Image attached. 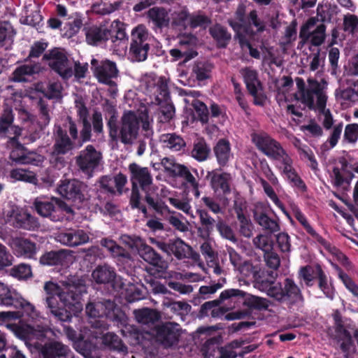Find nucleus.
Segmentation results:
<instances>
[{"label":"nucleus","instance_id":"f257e3e1","mask_svg":"<svg viewBox=\"0 0 358 358\" xmlns=\"http://www.w3.org/2000/svg\"><path fill=\"white\" fill-rule=\"evenodd\" d=\"M62 286L48 281L44 285L45 306L57 320L70 321L73 313L83 308L81 296L86 292V286L81 279L75 278L61 282Z\"/></svg>","mask_w":358,"mask_h":358},{"label":"nucleus","instance_id":"f03ea898","mask_svg":"<svg viewBox=\"0 0 358 358\" xmlns=\"http://www.w3.org/2000/svg\"><path fill=\"white\" fill-rule=\"evenodd\" d=\"M117 117L111 115L107 122L109 136L113 140H119L124 145H131L138 136L139 123H141L143 135L150 138L153 134L152 118L148 115L145 106L137 110L125 111L120 119L119 127L116 124Z\"/></svg>","mask_w":358,"mask_h":358},{"label":"nucleus","instance_id":"7ed1b4c3","mask_svg":"<svg viewBox=\"0 0 358 358\" xmlns=\"http://www.w3.org/2000/svg\"><path fill=\"white\" fill-rule=\"evenodd\" d=\"M131 173L130 180L132 186L139 187L145 192L147 203L157 213L164 214L169 210L164 202L157 197H154V193L158 189L157 186L152 185V177L147 167H142L136 163L129 166Z\"/></svg>","mask_w":358,"mask_h":358},{"label":"nucleus","instance_id":"20e7f679","mask_svg":"<svg viewBox=\"0 0 358 358\" xmlns=\"http://www.w3.org/2000/svg\"><path fill=\"white\" fill-rule=\"evenodd\" d=\"M234 298L241 299V302L249 309L256 310H268V307L272 303L262 297L248 294L238 289H228L222 291L218 299L206 301L202 304L201 312L204 314L207 313L208 310L214 306H218L221 302L226 301V299L233 300Z\"/></svg>","mask_w":358,"mask_h":358},{"label":"nucleus","instance_id":"39448f33","mask_svg":"<svg viewBox=\"0 0 358 358\" xmlns=\"http://www.w3.org/2000/svg\"><path fill=\"white\" fill-rule=\"evenodd\" d=\"M298 278L308 287H313L315 281L317 280V287L324 296L330 300L335 298L336 289L333 280L331 277L327 276L320 264H308L300 267Z\"/></svg>","mask_w":358,"mask_h":358},{"label":"nucleus","instance_id":"423d86ee","mask_svg":"<svg viewBox=\"0 0 358 358\" xmlns=\"http://www.w3.org/2000/svg\"><path fill=\"white\" fill-rule=\"evenodd\" d=\"M267 294L280 303L292 307L304 302V296L294 279L286 278L282 282L267 285Z\"/></svg>","mask_w":358,"mask_h":358},{"label":"nucleus","instance_id":"0eeeda50","mask_svg":"<svg viewBox=\"0 0 358 358\" xmlns=\"http://www.w3.org/2000/svg\"><path fill=\"white\" fill-rule=\"evenodd\" d=\"M296 84L301 95V101L310 110L315 109L314 95L317 97L316 105L318 110L324 112L327 105V96L324 92V86L314 78H308V88L302 78H296Z\"/></svg>","mask_w":358,"mask_h":358},{"label":"nucleus","instance_id":"6e6552de","mask_svg":"<svg viewBox=\"0 0 358 358\" xmlns=\"http://www.w3.org/2000/svg\"><path fill=\"white\" fill-rule=\"evenodd\" d=\"M74 148L73 141L69 137L65 130L60 126L55 127L54 131V145L51 152V162L58 168L64 167L66 161L61 155L71 152Z\"/></svg>","mask_w":358,"mask_h":358},{"label":"nucleus","instance_id":"1a4fd4ad","mask_svg":"<svg viewBox=\"0 0 358 358\" xmlns=\"http://www.w3.org/2000/svg\"><path fill=\"white\" fill-rule=\"evenodd\" d=\"M85 311L87 315L91 317L106 316L112 321L120 322L123 324L127 322L124 314L110 300L89 303L86 306Z\"/></svg>","mask_w":358,"mask_h":358},{"label":"nucleus","instance_id":"9d476101","mask_svg":"<svg viewBox=\"0 0 358 358\" xmlns=\"http://www.w3.org/2000/svg\"><path fill=\"white\" fill-rule=\"evenodd\" d=\"M332 317L336 338L342 341L341 349L346 352L354 345V341L349 330H354L355 324L350 318H343L338 310H334Z\"/></svg>","mask_w":358,"mask_h":358},{"label":"nucleus","instance_id":"9b49d317","mask_svg":"<svg viewBox=\"0 0 358 358\" xmlns=\"http://www.w3.org/2000/svg\"><path fill=\"white\" fill-rule=\"evenodd\" d=\"M141 87L145 94L154 96L155 104H161L169 94L166 80L155 73L145 74L141 79Z\"/></svg>","mask_w":358,"mask_h":358},{"label":"nucleus","instance_id":"f8f14e48","mask_svg":"<svg viewBox=\"0 0 358 358\" xmlns=\"http://www.w3.org/2000/svg\"><path fill=\"white\" fill-rule=\"evenodd\" d=\"M251 139L257 148L271 159L280 160L286 152L278 141L266 132L252 133Z\"/></svg>","mask_w":358,"mask_h":358},{"label":"nucleus","instance_id":"ddd939ff","mask_svg":"<svg viewBox=\"0 0 358 358\" xmlns=\"http://www.w3.org/2000/svg\"><path fill=\"white\" fill-rule=\"evenodd\" d=\"M241 73L248 93L253 97V103L255 106H264L267 96L263 91L262 83L259 80L257 71L245 67Z\"/></svg>","mask_w":358,"mask_h":358},{"label":"nucleus","instance_id":"4468645a","mask_svg":"<svg viewBox=\"0 0 358 358\" xmlns=\"http://www.w3.org/2000/svg\"><path fill=\"white\" fill-rule=\"evenodd\" d=\"M185 96L182 99L185 103L184 112L192 115V120H199L202 124H206L209 120V111L206 105L196 99L192 92L189 94L185 90L180 88V96Z\"/></svg>","mask_w":358,"mask_h":358},{"label":"nucleus","instance_id":"2eb2a0df","mask_svg":"<svg viewBox=\"0 0 358 358\" xmlns=\"http://www.w3.org/2000/svg\"><path fill=\"white\" fill-rule=\"evenodd\" d=\"M240 273L246 278H251L257 283L267 287L275 280L278 274L273 271L262 270L260 264L251 261H245L238 268Z\"/></svg>","mask_w":358,"mask_h":358},{"label":"nucleus","instance_id":"dca6fc26","mask_svg":"<svg viewBox=\"0 0 358 358\" xmlns=\"http://www.w3.org/2000/svg\"><path fill=\"white\" fill-rule=\"evenodd\" d=\"M45 57L48 64L62 78L68 79L73 75V61L68 59L65 54L59 49H54Z\"/></svg>","mask_w":358,"mask_h":358},{"label":"nucleus","instance_id":"f3484780","mask_svg":"<svg viewBox=\"0 0 358 358\" xmlns=\"http://www.w3.org/2000/svg\"><path fill=\"white\" fill-rule=\"evenodd\" d=\"M101 159V152L96 150L94 146L89 145L80 152L76 157V164L83 173L91 176L94 170L99 166Z\"/></svg>","mask_w":358,"mask_h":358},{"label":"nucleus","instance_id":"a211bd4d","mask_svg":"<svg viewBox=\"0 0 358 358\" xmlns=\"http://www.w3.org/2000/svg\"><path fill=\"white\" fill-rule=\"evenodd\" d=\"M93 73L98 81L103 84H113V79L118 76L116 64L110 60L99 62L96 59L91 60Z\"/></svg>","mask_w":358,"mask_h":358},{"label":"nucleus","instance_id":"6ab92c4d","mask_svg":"<svg viewBox=\"0 0 358 358\" xmlns=\"http://www.w3.org/2000/svg\"><path fill=\"white\" fill-rule=\"evenodd\" d=\"M6 222L16 228L31 230L38 227L37 220L23 209L13 208L6 215Z\"/></svg>","mask_w":358,"mask_h":358},{"label":"nucleus","instance_id":"aec40b11","mask_svg":"<svg viewBox=\"0 0 358 358\" xmlns=\"http://www.w3.org/2000/svg\"><path fill=\"white\" fill-rule=\"evenodd\" d=\"M9 146L12 148L10 158L20 164L38 165L43 162V157L35 153L27 152L24 147L17 142L16 137L10 138Z\"/></svg>","mask_w":358,"mask_h":358},{"label":"nucleus","instance_id":"412c9836","mask_svg":"<svg viewBox=\"0 0 358 358\" xmlns=\"http://www.w3.org/2000/svg\"><path fill=\"white\" fill-rule=\"evenodd\" d=\"M221 169H216L208 171L206 178L210 180V186L215 193L228 195L231 193L230 182L231 176L229 173H219Z\"/></svg>","mask_w":358,"mask_h":358},{"label":"nucleus","instance_id":"4be33fe9","mask_svg":"<svg viewBox=\"0 0 358 358\" xmlns=\"http://www.w3.org/2000/svg\"><path fill=\"white\" fill-rule=\"evenodd\" d=\"M65 333L68 338L73 341H79L81 344H83L84 348L82 350V354L85 357H89L92 352L95 350V345L91 344V337L97 338L98 335L92 329H87L85 327L81 330L80 334H77L76 332L70 327H65Z\"/></svg>","mask_w":358,"mask_h":358},{"label":"nucleus","instance_id":"5701e85b","mask_svg":"<svg viewBox=\"0 0 358 358\" xmlns=\"http://www.w3.org/2000/svg\"><path fill=\"white\" fill-rule=\"evenodd\" d=\"M83 187V183L77 180H65L61 181L57 187V192L68 200L80 203L84 199L82 192Z\"/></svg>","mask_w":358,"mask_h":358},{"label":"nucleus","instance_id":"b1692460","mask_svg":"<svg viewBox=\"0 0 358 358\" xmlns=\"http://www.w3.org/2000/svg\"><path fill=\"white\" fill-rule=\"evenodd\" d=\"M55 240L63 245L76 247L88 243L90 237L88 234L83 229H69L58 233L55 236Z\"/></svg>","mask_w":358,"mask_h":358},{"label":"nucleus","instance_id":"393cba45","mask_svg":"<svg viewBox=\"0 0 358 358\" xmlns=\"http://www.w3.org/2000/svg\"><path fill=\"white\" fill-rule=\"evenodd\" d=\"M220 341V338L219 336H214L205 341L201 348V351L205 358L213 356V352L217 348L220 352L219 358H236L238 357L237 353L227 345L218 348Z\"/></svg>","mask_w":358,"mask_h":358},{"label":"nucleus","instance_id":"a878e982","mask_svg":"<svg viewBox=\"0 0 358 358\" xmlns=\"http://www.w3.org/2000/svg\"><path fill=\"white\" fill-rule=\"evenodd\" d=\"M97 327V324H96L94 327H92V330L96 332V334L98 335V337H91V344H93L96 346V345L93 343V340H97L98 338H101L102 344L104 346V348H108L109 350H115L123 354L127 353V347L125 345H124L122 340L116 334L110 332L102 334V333L98 332Z\"/></svg>","mask_w":358,"mask_h":358},{"label":"nucleus","instance_id":"bb28decb","mask_svg":"<svg viewBox=\"0 0 358 358\" xmlns=\"http://www.w3.org/2000/svg\"><path fill=\"white\" fill-rule=\"evenodd\" d=\"M198 38L194 35L180 34V64H185L198 55Z\"/></svg>","mask_w":358,"mask_h":358},{"label":"nucleus","instance_id":"cd10ccee","mask_svg":"<svg viewBox=\"0 0 358 358\" xmlns=\"http://www.w3.org/2000/svg\"><path fill=\"white\" fill-rule=\"evenodd\" d=\"M341 168L334 167L332 173L334 175V185L341 187L344 183L349 185L354 178V173L350 166L345 157H341L338 159Z\"/></svg>","mask_w":358,"mask_h":358},{"label":"nucleus","instance_id":"c85d7f7f","mask_svg":"<svg viewBox=\"0 0 358 358\" xmlns=\"http://www.w3.org/2000/svg\"><path fill=\"white\" fill-rule=\"evenodd\" d=\"M43 358H72L70 348L59 341L46 343L41 348Z\"/></svg>","mask_w":358,"mask_h":358},{"label":"nucleus","instance_id":"c756f323","mask_svg":"<svg viewBox=\"0 0 358 358\" xmlns=\"http://www.w3.org/2000/svg\"><path fill=\"white\" fill-rule=\"evenodd\" d=\"M253 217L255 222L268 234H274L280 230L279 219L269 217L264 210H255Z\"/></svg>","mask_w":358,"mask_h":358},{"label":"nucleus","instance_id":"7c9ffc66","mask_svg":"<svg viewBox=\"0 0 358 358\" xmlns=\"http://www.w3.org/2000/svg\"><path fill=\"white\" fill-rule=\"evenodd\" d=\"M127 182V178L126 176L120 173L113 177L105 176L100 179L101 188L112 194L117 192L119 194H122L123 187Z\"/></svg>","mask_w":358,"mask_h":358},{"label":"nucleus","instance_id":"2f4dec72","mask_svg":"<svg viewBox=\"0 0 358 358\" xmlns=\"http://www.w3.org/2000/svg\"><path fill=\"white\" fill-rule=\"evenodd\" d=\"M11 247L17 256L24 258H34L37 252L36 243L25 238H16L13 239Z\"/></svg>","mask_w":358,"mask_h":358},{"label":"nucleus","instance_id":"473e14b6","mask_svg":"<svg viewBox=\"0 0 358 358\" xmlns=\"http://www.w3.org/2000/svg\"><path fill=\"white\" fill-rule=\"evenodd\" d=\"M55 199L51 201L43 200L38 198L35 200L34 206L36 212L42 217H50L54 222L62 221L63 216L56 215Z\"/></svg>","mask_w":358,"mask_h":358},{"label":"nucleus","instance_id":"72a5a7b5","mask_svg":"<svg viewBox=\"0 0 358 358\" xmlns=\"http://www.w3.org/2000/svg\"><path fill=\"white\" fill-rule=\"evenodd\" d=\"M72 252L69 250H60L45 252L40 258V263L45 266L63 265L69 261Z\"/></svg>","mask_w":358,"mask_h":358},{"label":"nucleus","instance_id":"f704fd0d","mask_svg":"<svg viewBox=\"0 0 358 358\" xmlns=\"http://www.w3.org/2000/svg\"><path fill=\"white\" fill-rule=\"evenodd\" d=\"M213 152L220 168L221 169L227 166L232 157L231 144L229 141L226 138H221L218 140L215 145L213 147Z\"/></svg>","mask_w":358,"mask_h":358},{"label":"nucleus","instance_id":"c9c22d12","mask_svg":"<svg viewBox=\"0 0 358 358\" xmlns=\"http://www.w3.org/2000/svg\"><path fill=\"white\" fill-rule=\"evenodd\" d=\"M13 115L10 108H6L0 117V133L14 134V137H17L21 134V129L13 125Z\"/></svg>","mask_w":358,"mask_h":358},{"label":"nucleus","instance_id":"e433bc0d","mask_svg":"<svg viewBox=\"0 0 358 358\" xmlns=\"http://www.w3.org/2000/svg\"><path fill=\"white\" fill-rule=\"evenodd\" d=\"M110 31L103 27L92 26L85 29L86 41L88 44L97 45L108 39Z\"/></svg>","mask_w":358,"mask_h":358},{"label":"nucleus","instance_id":"4c0bfd02","mask_svg":"<svg viewBox=\"0 0 358 358\" xmlns=\"http://www.w3.org/2000/svg\"><path fill=\"white\" fill-rule=\"evenodd\" d=\"M209 33L216 42L218 48H226L231 39V33L226 27L220 24H216L210 27Z\"/></svg>","mask_w":358,"mask_h":358},{"label":"nucleus","instance_id":"58836bf2","mask_svg":"<svg viewBox=\"0 0 358 358\" xmlns=\"http://www.w3.org/2000/svg\"><path fill=\"white\" fill-rule=\"evenodd\" d=\"M294 217L297 221L302 225L306 231L312 236L318 243L322 245L324 248H327L329 247L330 243L320 236L316 231L312 227V226L308 222L305 215L299 210L296 209L294 211Z\"/></svg>","mask_w":358,"mask_h":358},{"label":"nucleus","instance_id":"ea45409f","mask_svg":"<svg viewBox=\"0 0 358 358\" xmlns=\"http://www.w3.org/2000/svg\"><path fill=\"white\" fill-rule=\"evenodd\" d=\"M93 280L98 284H106L113 281L116 273L113 268L103 265L97 266L92 273Z\"/></svg>","mask_w":358,"mask_h":358},{"label":"nucleus","instance_id":"a19ab883","mask_svg":"<svg viewBox=\"0 0 358 358\" xmlns=\"http://www.w3.org/2000/svg\"><path fill=\"white\" fill-rule=\"evenodd\" d=\"M229 25L235 32V38L238 40L239 43H242L246 38V36H255L256 32L252 29L250 23L247 22H241L234 20H229Z\"/></svg>","mask_w":358,"mask_h":358},{"label":"nucleus","instance_id":"79ce46f5","mask_svg":"<svg viewBox=\"0 0 358 358\" xmlns=\"http://www.w3.org/2000/svg\"><path fill=\"white\" fill-rule=\"evenodd\" d=\"M148 17L157 28L162 29L169 26V17L166 10L163 8L154 7L148 12Z\"/></svg>","mask_w":358,"mask_h":358},{"label":"nucleus","instance_id":"37998d69","mask_svg":"<svg viewBox=\"0 0 358 358\" xmlns=\"http://www.w3.org/2000/svg\"><path fill=\"white\" fill-rule=\"evenodd\" d=\"M210 152V145L203 138H201L194 143L191 154L192 157L198 162H204L209 158Z\"/></svg>","mask_w":358,"mask_h":358},{"label":"nucleus","instance_id":"c03bdc74","mask_svg":"<svg viewBox=\"0 0 358 358\" xmlns=\"http://www.w3.org/2000/svg\"><path fill=\"white\" fill-rule=\"evenodd\" d=\"M235 211L237 220L239 222L240 234L245 238H250L253 234L254 229V225L250 219L244 214L243 209L241 207L236 208Z\"/></svg>","mask_w":358,"mask_h":358},{"label":"nucleus","instance_id":"a18cd8bd","mask_svg":"<svg viewBox=\"0 0 358 358\" xmlns=\"http://www.w3.org/2000/svg\"><path fill=\"white\" fill-rule=\"evenodd\" d=\"M134 314L136 321L143 324H153L160 317L157 311L148 308L134 310Z\"/></svg>","mask_w":358,"mask_h":358},{"label":"nucleus","instance_id":"49530a36","mask_svg":"<svg viewBox=\"0 0 358 358\" xmlns=\"http://www.w3.org/2000/svg\"><path fill=\"white\" fill-rule=\"evenodd\" d=\"M39 66L36 64H24L17 67L13 73L12 80L15 82H25L27 76L38 72Z\"/></svg>","mask_w":358,"mask_h":358},{"label":"nucleus","instance_id":"de8ad7c7","mask_svg":"<svg viewBox=\"0 0 358 358\" xmlns=\"http://www.w3.org/2000/svg\"><path fill=\"white\" fill-rule=\"evenodd\" d=\"M143 259L151 265L156 267V271L159 273L166 268V263L162 259L159 255L150 247L145 248Z\"/></svg>","mask_w":358,"mask_h":358},{"label":"nucleus","instance_id":"09e8293b","mask_svg":"<svg viewBox=\"0 0 358 358\" xmlns=\"http://www.w3.org/2000/svg\"><path fill=\"white\" fill-rule=\"evenodd\" d=\"M20 294L0 282V306H14Z\"/></svg>","mask_w":358,"mask_h":358},{"label":"nucleus","instance_id":"8fccbe9b","mask_svg":"<svg viewBox=\"0 0 358 358\" xmlns=\"http://www.w3.org/2000/svg\"><path fill=\"white\" fill-rule=\"evenodd\" d=\"M150 49L148 43H138L130 45V55L132 59L136 62H142L146 59Z\"/></svg>","mask_w":358,"mask_h":358},{"label":"nucleus","instance_id":"3c124183","mask_svg":"<svg viewBox=\"0 0 358 358\" xmlns=\"http://www.w3.org/2000/svg\"><path fill=\"white\" fill-rule=\"evenodd\" d=\"M213 65L206 62H198L193 67V73L198 80L202 81L210 78Z\"/></svg>","mask_w":358,"mask_h":358},{"label":"nucleus","instance_id":"603ef678","mask_svg":"<svg viewBox=\"0 0 358 358\" xmlns=\"http://www.w3.org/2000/svg\"><path fill=\"white\" fill-rule=\"evenodd\" d=\"M13 306L17 308H22L24 310V313L33 321L38 317V313L35 309V307L29 301L23 299L20 294L15 301Z\"/></svg>","mask_w":358,"mask_h":358},{"label":"nucleus","instance_id":"864d4df0","mask_svg":"<svg viewBox=\"0 0 358 358\" xmlns=\"http://www.w3.org/2000/svg\"><path fill=\"white\" fill-rule=\"evenodd\" d=\"M131 45H136L138 43H148V31L143 24H138L133 29L131 34Z\"/></svg>","mask_w":358,"mask_h":358},{"label":"nucleus","instance_id":"5fc2aeb1","mask_svg":"<svg viewBox=\"0 0 358 358\" xmlns=\"http://www.w3.org/2000/svg\"><path fill=\"white\" fill-rule=\"evenodd\" d=\"M358 141V124H348L344 129L343 143L354 145Z\"/></svg>","mask_w":358,"mask_h":358},{"label":"nucleus","instance_id":"6e6d98bb","mask_svg":"<svg viewBox=\"0 0 358 358\" xmlns=\"http://www.w3.org/2000/svg\"><path fill=\"white\" fill-rule=\"evenodd\" d=\"M343 29L350 34H355L358 31V16L348 13L343 17Z\"/></svg>","mask_w":358,"mask_h":358},{"label":"nucleus","instance_id":"4d7b16f0","mask_svg":"<svg viewBox=\"0 0 358 358\" xmlns=\"http://www.w3.org/2000/svg\"><path fill=\"white\" fill-rule=\"evenodd\" d=\"M201 226L207 235H209L214 229L215 220L206 210H197Z\"/></svg>","mask_w":358,"mask_h":358},{"label":"nucleus","instance_id":"13d9d810","mask_svg":"<svg viewBox=\"0 0 358 358\" xmlns=\"http://www.w3.org/2000/svg\"><path fill=\"white\" fill-rule=\"evenodd\" d=\"M10 176L15 180H22L33 184H35L37 182L35 174L31 171H29L24 169H13L10 172Z\"/></svg>","mask_w":358,"mask_h":358},{"label":"nucleus","instance_id":"bf43d9fd","mask_svg":"<svg viewBox=\"0 0 358 358\" xmlns=\"http://www.w3.org/2000/svg\"><path fill=\"white\" fill-rule=\"evenodd\" d=\"M338 270V278L341 280L345 287L349 290L354 296L358 299V285L355 281L345 273H344L341 268L337 266Z\"/></svg>","mask_w":358,"mask_h":358},{"label":"nucleus","instance_id":"052dcab7","mask_svg":"<svg viewBox=\"0 0 358 358\" xmlns=\"http://www.w3.org/2000/svg\"><path fill=\"white\" fill-rule=\"evenodd\" d=\"M255 245L261 249L264 253L273 248V241L270 236L265 234H259L253 239Z\"/></svg>","mask_w":358,"mask_h":358},{"label":"nucleus","instance_id":"680f3d73","mask_svg":"<svg viewBox=\"0 0 358 358\" xmlns=\"http://www.w3.org/2000/svg\"><path fill=\"white\" fill-rule=\"evenodd\" d=\"M299 154L301 159H306L310 162V166L313 170L317 169L318 163L313 150L307 145L299 146Z\"/></svg>","mask_w":358,"mask_h":358},{"label":"nucleus","instance_id":"e2e57ef3","mask_svg":"<svg viewBox=\"0 0 358 358\" xmlns=\"http://www.w3.org/2000/svg\"><path fill=\"white\" fill-rule=\"evenodd\" d=\"M216 228L223 238L228 239L233 243L237 242V238L234 233V231L223 220H220L217 222L216 224Z\"/></svg>","mask_w":358,"mask_h":358},{"label":"nucleus","instance_id":"0e129e2a","mask_svg":"<svg viewBox=\"0 0 358 358\" xmlns=\"http://www.w3.org/2000/svg\"><path fill=\"white\" fill-rule=\"evenodd\" d=\"M180 178H182L185 182L180 185V189L183 186L196 187L198 181L195 177L192 174L189 169L185 165L180 164Z\"/></svg>","mask_w":358,"mask_h":358},{"label":"nucleus","instance_id":"69168bd1","mask_svg":"<svg viewBox=\"0 0 358 358\" xmlns=\"http://www.w3.org/2000/svg\"><path fill=\"white\" fill-rule=\"evenodd\" d=\"M62 89L59 82H50L47 86L45 94L49 99H59L62 97Z\"/></svg>","mask_w":358,"mask_h":358},{"label":"nucleus","instance_id":"338daca9","mask_svg":"<svg viewBox=\"0 0 358 358\" xmlns=\"http://www.w3.org/2000/svg\"><path fill=\"white\" fill-rule=\"evenodd\" d=\"M182 257L192 259L194 262H196L199 260L200 255L180 238V259Z\"/></svg>","mask_w":358,"mask_h":358},{"label":"nucleus","instance_id":"774afa93","mask_svg":"<svg viewBox=\"0 0 358 358\" xmlns=\"http://www.w3.org/2000/svg\"><path fill=\"white\" fill-rule=\"evenodd\" d=\"M162 164L169 176L176 177L179 173V164L176 162L175 159L165 157L162 159Z\"/></svg>","mask_w":358,"mask_h":358}]
</instances>
